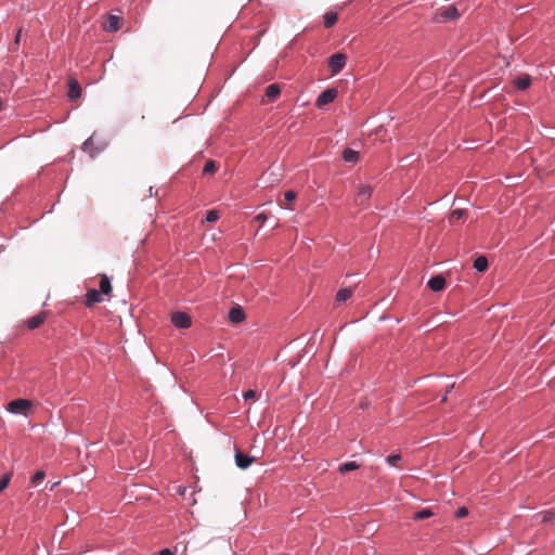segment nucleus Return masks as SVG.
Masks as SVG:
<instances>
[{
	"label": "nucleus",
	"mask_w": 555,
	"mask_h": 555,
	"mask_svg": "<svg viewBox=\"0 0 555 555\" xmlns=\"http://www.w3.org/2000/svg\"><path fill=\"white\" fill-rule=\"evenodd\" d=\"M31 408V401L27 399H15L9 402L8 411L13 414L27 415Z\"/></svg>",
	"instance_id": "f257e3e1"
},
{
	"label": "nucleus",
	"mask_w": 555,
	"mask_h": 555,
	"mask_svg": "<svg viewBox=\"0 0 555 555\" xmlns=\"http://www.w3.org/2000/svg\"><path fill=\"white\" fill-rule=\"evenodd\" d=\"M347 56L344 53H335L328 60V68L333 76L337 75L346 65Z\"/></svg>",
	"instance_id": "f03ea898"
},
{
	"label": "nucleus",
	"mask_w": 555,
	"mask_h": 555,
	"mask_svg": "<svg viewBox=\"0 0 555 555\" xmlns=\"http://www.w3.org/2000/svg\"><path fill=\"white\" fill-rule=\"evenodd\" d=\"M338 91L335 88H328L324 90L317 99L315 105L321 108L332 102L337 98Z\"/></svg>",
	"instance_id": "7ed1b4c3"
},
{
	"label": "nucleus",
	"mask_w": 555,
	"mask_h": 555,
	"mask_svg": "<svg viewBox=\"0 0 555 555\" xmlns=\"http://www.w3.org/2000/svg\"><path fill=\"white\" fill-rule=\"evenodd\" d=\"M171 322L178 328H189L192 324L190 315L182 311L173 312Z\"/></svg>",
	"instance_id": "20e7f679"
},
{
	"label": "nucleus",
	"mask_w": 555,
	"mask_h": 555,
	"mask_svg": "<svg viewBox=\"0 0 555 555\" xmlns=\"http://www.w3.org/2000/svg\"><path fill=\"white\" fill-rule=\"evenodd\" d=\"M460 17L459 10L454 5H450L436 14V21L448 22Z\"/></svg>",
	"instance_id": "39448f33"
},
{
	"label": "nucleus",
	"mask_w": 555,
	"mask_h": 555,
	"mask_svg": "<svg viewBox=\"0 0 555 555\" xmlns=\"http://www.w3.org/2000/svg\"><path fill=\"white\" fill-rule=\"evenodd\" d=\"M372 195V188L370 185H360L354 202L357 205L365 204Z\"/></svg>",
	"instance_id": "423d86ee"
},
{
	"label": "nucleus",
	"mask_w": 555,
	"mask_h": 555,
	"mask_svg": "<svg viewBox=\"0 0 555 555\" xmlns=\"http://www.w3.org/2000/svg\"><path fill=\"white\" fill-rule=\"evenodd\" d=\"M255 461V459L253 456H249L247 454H244L243 452H241L240 450H237L235 452V464L237 465V467H240L241 469H246L248 468L251 463Z\"/></svg>",
	"instance_id": "0eeeda50"
},
{
	"label": "nucleus",
	"mask_w": 555,
	"mask_h": 555,
	"mask_svg": "<svg viewBox=\"0 0 555 555\" xmlns=\"http://www.w3.org/2000/svg\"><path fill=\"white\" fill-rule=\"evenodd\" d=\"M122 24V18L116 15H108L106 22L104 23L103 27L105 30L114 33L120 29Z\"/></svg>",
	"instance_id": "6e6552de"
},
{
	"label": "nucleus",
	"mask_w": 555,
	"mask_h": 555,
	"mask_svg": "<svg viewBox=\"0 0 555 555\" xmlns=\"http://www.w3.org/2000/svg\"><path fill=\"white\" fill-rule=\"evenodd\" d=\"M47 319V312L42 311L26 321V325L29 330H35L41 326Z\"/></svg>",
	"instance_id": "1a4fd4ad"
},
{
	"label": "nucleus",
	"mask_w": 555,
	"mask_h": 555,
	"mask_svg": "<svg viewBox=\"0 0 555 555\" xmlns=\"http://www.w3.org/2000/svg\"><path fill=\"white\" fill-rule=\"evenodd\" d=\"M245 312L241 306H235L229 311V320L232 323H242L245 320Z\"/></svg>",
	"instance_id": "9d476101"
},
{
	"label": "nucleus",
	"mask_w": 555,
	"mask_h": 555,
	"mask_svg": "<svg viewBox=\"0 0 555 555\" xmlns=\"http://www.w3.org/2000/svg\"><path fill=\"white\" fill-rule=\"evenodd\" d=\"M427 285L431 291L440 292L446 287V279L442 275H435L428 281Z\"/></svg>",
	"instance_id": "9b49d317"
},
{
	"label": "nucleus",
	"mask_w": 555,
	"mask_h": 555,
	"mask_svg": "<svg viewBox=\"0 0 555 555\" xmlns=\"http://www.w3.org/2000/svg\"><path fill=\"white\" fill-rule=\"evenodd\" d=\"M81 95V88L77 80L69 79L68 81V98L70 100H77Z\"/></svg>",
	"instance_id": "f8f14e48"
},
{
	"label": "nucleus",
	"mask_w": 555,
	"mask_h": 555,
	"mask_svg": "<svg viewBox=\"0 0 555 555\" xmlns=\"http://www.w3.org/2000/svg\"><path fill=\"white\" fill-rule=\"evenodd\" d=\"M102 301V298H101V293L98 292L96 289H88L87 294H86V306L87 307H92L93 305L98 304Z\"/></svg>",
	"instance_id": "ddd939ff"
},
{
	"label": "nucleus",
	"mask_w": 555,
	"mask_h": 555,
	"mask_svg": "<svg viewBox=\"0 0 555 555\" xmlns=\"http://www.w3.org/2000/svg\"><path fill=\"white\" fill-rule=\"evenodd\" d=\"M514 85L518 90H526L531 85V77L529 75H521L514 80Z\"/></svg>",
	"instance_id": "4468645a"
},
{
	"label": "nucleus",
	"mask_w": 555,
	"mask_h": 555,
	"mask_svg": "<svg viewBox=\"0 0 555 555\" xmlns=\"http://www.w3.org/2000/svg\"><path fill=\"white\" fill-rule=\"evenodd\" d=\"M281 94V88L276 83H272L267 87L266 89V96L270 102H273L278 99V96Z\"/></svg>",
	"instance_id": "2eb2a0df"
},
{
	"label": "nucleus",
	"mask_w": 555,
	"mask_h": 555,
	"mask_svg": "<svg viewBox=\"0 0 555 555\" xmlns=\"http://www.w3.org/2000/svg\"><path fill=\"white\" fill-rule=\"evenodd\" d=\"M99 287H100V293L103 295H109L112 293V285H111V281L107 278V275H105V274L101 275Z\"/></svg>",
	"instance_id": "dca6fc26"
},
{
	"label": "nucleus",
	"mask_w": 555,
	"mask_h": 555,
	"mask_svg": "<svg viewBox=\"0 0 555 555\" xmlns=\"http://www.w3.org/2000/svg\"><path fill=\"white\" fill-rule=\"evenodd\" d=\"M296 197H297V193H296V192H294V191H292V190L286 191V192L284 193V203H281V204H280V205H281V207L286 208V209H291V210H292V209H293V207H292V205H291V204H292V202H294V201L296 199Z\"/></svg>",
	"instance_id": "f3484780"
},
{
	"label": "nucleus",
	"mask_w": 555,
	"mask_h": 555,
	"mask_svg": "<svg viewBox=\"0 0 555 555\" xmlns=\"http://www.w3.org/2000/svg\"><path fill=\"white\" fill-rule=\"evenodd\" d=\"M324 18V26L326 28H331L332 26H334L338 20V15L336 12H326L323 16Z\"/></svg>",
	"instance_id": "a211bd4d"
},
{
	"label": "nucleus",
	"mask_w": 555,
	"mask_h": 555,
	"mask_svg": "<svg viewBox=\"0 0 555 555\" xmlns=\"http://www.w3.org/2000/svg\"><path fill=\"white\" fill-rule=\"evenodd\" d=\"M343 158L347 163H357L359 159V153L351 149H346L343 152Z\"/></svg>",
	"instance_id": "6ab92c4d"
},
{
	"label": "nucleus",
	"mask_w": 555,
	"mask_h": 555,
	"mask_svg": "<svg viewBox=\"0 0 555 555\" xmlns=\"http://www.w3.org/2000/svg\"><path fill=\"white\" fill-rule=\"evenodd\" d=\"M488 266V259L485 256H479L474 261V268L479 272H485Z\"/></svg>",
	"instance_id": "aec40b11"
},
{
	"label": "nucleus",
	"mask_w": 555,
	"mask_h": 555,
	"mask_svg": "<svg viewBox=\"0 0 555 555\" xmlns=\"http://www.w3.org/2000/svg\"><path fill=\"white\" fill-rule=\"evenodd\" d=\"M352 295L351 288H341L336 294V301L343 302L349 299Z\"/></svg>",
	"instance_id": "412c9836"
},
{
	"label": "nucleus",
	"mask_w": 555,
	"mask_h": 555,
	"mask_svg": "<svg viewBox=\"0 0 555 555\" xmlns=\"http://www.w3.org/2000/svg\"><path fill=\"white\" fill-rule=\"evenodd\" d=\"M82 150L87 153L90 154L91 157H94L95 154H96V150L94 149V145H93V140L92 138H89L87 139L83 144H82Z\"/></svg>",
	"instance_id": "4be33fe9"
},
{
	"label": "nucleus",
	"mask_w": 555,
	"mask_h": 555,
	"mask_svg": "<svg viewBox=\"0 0 555 555\" xmlns=\"http://www.w3.org/2000/svg\"><path fill=\"white\" fill-rule=\"evenodd\" d=\"M433 515H434V512L430 508H424L422 511L416 512L413 515V519L414 520H423V519L431 517Z\"/></svg>",
	"instance_id": "5701e85b"
},
{
	"label": "nucleus",
	"mask_w": 555,
	"mask_h": 555,
	"mask_svg": "<svg viewBox=\"0 0 555 555\" xmlns=\"http://www.w3.org/2000/svg\"><path fill=\"white\" fill-rule=\"evenodd\" d=\"M360 467V465L357 463V462H348V463H344L339 466L338 470L340 473H347V472H350V470H354V469H358Z\"/></svg>",
	"instance_id": "b1692460"
},
{
	"label": "nucleus",
	"mask_w": 555,
	"mask_h": 555,
	"mask_svg": "<svg viewBox=\"0 0 555 555\" xmlns=\"http://www.w3.org/2000/svg\"><path fill=\"white\" fill-rule=\"evenodd\" d=\"M216 171H217V165L214 160H208L203 168V173H205V175H211V173H215Z\"/></svg>",
	"instance_id": "393cba45"
},
{
	"label": "nucleus",
	"mask_w": 555,
	"mask_h": 555,
	"mask_svg": "<svg viewBox=\"0 0 555 555\" xmlns=\"http://www.w3.org/2000/svg\"><path fill=\"white\" fill-rule=\"evenodd\" d=\"M464 215H465V210H463V209H455V210H453L451 212V215L449 217V220H450L451 223L456 222L460 219H462Z\"/></svg>",
	"instance_id": "a878e982"
},
{
	"label": "nucleus",
	"mask_w": 555,
	"mask_h": 555,
	"mask_svg": "<svg viewBox=\"0 0 555 555\" xmlns=\"http://www.w3.org/2000/svg\"><path fill=\"white\" fill-rule=\"evenodd\" d=\"M219 219V211L216 209L208 210L206 214L205 221L207 222H216Z\"/></svg>",
	"instance_id": "bb28decb"
},
{
	"label": "nucleus",
	"mask_w": 555,
	"mask_h": 555,
	"mask_svg": "<svg viewBox=\"0 0 555 555\" xmlns=\"http://www.w3.org/2000/svg\"><path fill=\"white\" fill-rule=\"evenodd\" d=\"M11 476V473H7L0 478V493L9 486Z\"/></svg>",
	"instance_id": "cd10ccee"
},
{
	"label": "nucleus",
	"mask_w": 555,
	"mask_h": 555,
	"mask_svg": "<svg viewBox=\"0 0 555 555\" xmlns=\"http://www.w3.org/2000/svg\"><path fill=\"white\" fill-rule=\"evenodd\" d=\"M44 479V473L42 470H38L33 477H31V485L33 486H38L39 483L42 482V480Z\"/></svg>",
	"instance_id": "c85d7f7f"
},
{
	"label": "nucleus",
	"mask_w": 555,
	"mask_h": 555,
	"mask_svg": "<svg viewBox=\"0 0 555 555\" xmlns=\"http://www.w3.org/2000/svg\"><path fill=\"white\" fill-rule=\"evenodd\" d=\"M401 455L400 454H392V455H389L386 457V462L390 465V466H396L400 461H401Z\"/></svg>",
	"instance_id": "c756f323"
},
{
	"label": "nucleus",
	"mask_w": 555,
	"mask_h": 555,
	"mask_svg": "<svg viewBox=\"0 0 555 555\" xmlns=\"http://www.w3.org/2000/svg\"><path fill=\"white\" fill-rule=\"evenodd\" d=\"M553 520H555V512H553V511L545 512L543 515L542 521L548 522V521H553Z\"/></svg>",
	"instance_id": "7c9ffc66"
},
{
	"label": "nucleus",
	"mask_w": 555,
	"mask_h": 555,
	"mask_svg": "<svg viewBox=\"0 0 555 555\" xmlns=\"http://www.w3.org/2000/svg\"><path fill=\"white\" fill-rule=\"evenodd\" d=\"M243 397L245 400H253L256 399L257 392L253 389H249L246 392H244Z\"/></svg>",
	"instance_id": "2f4dec72"
},
{
	"label": "nucleus",
	"mask_w": 555,
	"mask_h": 555,
	"mask_svg": "<svg viewBox=\"0 0 555 555\" xmlns=\"http://www.w3.org/2000/svg\"><path fill=\"white\" fill-rule=\"evenodd\" d=\"M467 515H468V509L466 507H460L456 511V517L457 518H463V517H466Z\"/></svg>",
	"instance_id": "473e14b6"
},
{
	"label": "nucleus",
	"mask_w": 555,
	"mask_h": 555,
	"mask_svg": "<svg viewBox=\"0 0 555 555\" xmlns=\"http://www.w3.org/2000/svg\"><path fill=\"white\" fill-rule=\"evenodd\" d=\"M256 220L263 223L267 220V216L262 212L256 216Z\"/></svg>",
	"instance_id": "72a5a7b5"
},
{
	"label": "nucleus",
	"mask_w": 555,
	"mask_h": 555,
	"mask_svg": "<svg viewBox=\"0 0 555 555\" xmlns=\"http://www.w3.org/2000/svg\"><path fill=\"white\" fill-rule=\"evenodd\" d=\"M21 35H22V29H18L16 35H15V40H14L15 46L20 44Z\"/></svg>",
	"instance_id": "f704fd0d"
},
{
	"label": "nucleus",
	"mask_w": 555,
	"mask_h": 555,
	"mask_svg": "<svg viewBox=\"0 0 555 555\" xmlns=\"http://www.w3.org/2000/svg\"><path fill=\"white\" fill-rule=\"evenodd\" d=\"M159 555H173V552L169 548H164L159 552Z\"/></svg>",
	"instance_id": "c9c22d12"
},
{
	"label": "nucleus",
	"mask_w": 555,
	"mask_h": 555,
	"mask_svg": "<svg viewBox=\"0 0 555 555\" xmlns=\"http://www.w3.org/2000/svg\"><path fill=\"white\" fill-rule=\"evenodd\" d=\"M3 108V101L0 99V111Z\"/></svg>",
	"instance_id": "e433bc0d"
},
{
	"label": "nucleus",
	"mask_w": 555,
	"mask_h": 555,
	"mask_svg": "<svg viewBox=\"0 0 555 555\" xmlns=\"http://www.w3.org/2000/svg\"><path fill=\"white\" fill-rule=\"evenodd\" d=\"M447 400V395H444L441 399L442 402H444Z\"/></svg>",
	"instance_id": "4c0bfd02"
}]
</instances>
